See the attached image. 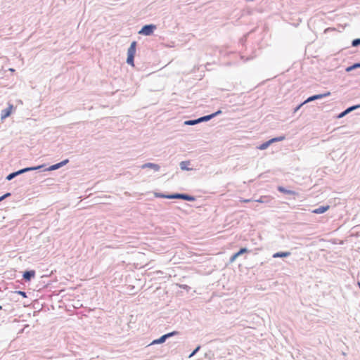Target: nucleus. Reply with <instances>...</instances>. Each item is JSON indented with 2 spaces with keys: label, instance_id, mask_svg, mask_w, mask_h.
<instances>
[{
  "label": "nucleus",
  "instance_id": "nucleus-1",
  "mask_svg": "<svg viewBox=\"0 0 360 360\" xmlns=\"http://www.w3.org/2000/svg\"><path fill=\"white\" fill-rule=\"evenodd\" d=\"M42 167H44L43 165H38V166H34V167H25V168H22L18 171L10 173L8 175L6 176V179L7 181H11L20 174H22L24 173L31 172V171L39 170V169H41Z\"/></svg>",
  "mask_w": 360,
  "mask_h": 360
},
{
  "label": "nucleus",
  "instance_id": "nucleus-2",
  "mask_svg": "<svg viewBox=\"0 0 360 360\" xmlns=\"http://www.w3.org/2000/svg\"><path fill=\"white\" fill-rule=\"evenodd\" d=\"M137 42L134 41L131 43L127 50V63L132 66L134 65V56L136 51Z\"/></svg>",
  "mask_w": 360,
  "mask_h": 360
},
{
  "label": "nucleus",
  "instance_id": "nucleus-3",
  "mask_svg": "<svg viewBox=\"0 0 360 360\" xmlns=\"http://www.w3.org/2000/svg\"><path fill=\"white\" fill-rule=\"evenodd\" d=\"M156 28V25L153 24L145 25L141 27L138 33L144 36H150L153 34Z\"/></svg>",
  "mask_w": 360,
  "mask_h": 360
},
{
  "label": "nucleus",
  "instance_id": "nucleus-4",
  "mask_svg": "<svg viewBox=\"0 0 360 360\" xmlns=\"http://www.w3.org/2000/svg\"><path fill=\"white\" fill-rule=\"evenodd\" d=\"M171 199H181L184 200H187L190 202H193L195 200V197L193 195H188L187 193H171L170 194Z\"/></svg>",
  "mask_w": 360,
  "mask_h": 360
},
{
  "label": "nucleus",
  "instance_id": "nucleus-5",
  "mask_svg": "<svg viewBox=\"0 0 360 360\" xmlns=\"http://www.w3.org/2000/svg\"><path fill=\"white\" fill-rule=\"evenodd\" d=\"M329 95H330V92H329V91H327L324 94L313 95L311 96H309L308 98H307V100H305L303 102V103H309L311 101H314L315 100L321 99V98H325Z\"/></svg>",
  "mask_w": 360,
  "mask_h": 360
},
{
  "label": "nucleus",
  "instance_id": "nucleus-6",
  "mask_svg": "<svg viewBox=\"0 0 360 360\" xmlns=\"http://www.w3.org/2000/svg\"><path fill=\"white\" fill-rule=\"evenodd\" d=\"M250 251L247 248H241L237 252L234 253L229 259V262L233 263L236 258L243 255L244 253L250 252Z\"/></svg>",
  "mask_w": 360,
  "mask_h": 360
},
{
  "label": "nucleus",
  "instance_id": "nucleus-7",
  "mask_svg": "<svg viewBox=\"0 0 360 360\" xmlns=\"http://www.w3.org/2000/svg\"><path fill=\"white\" fill-rule=\"evenodd\" d=\"M360 108V104L354 105L348 107L347 109L339 113V119L344 117L354 110Z\"/></svg>",
  "mask_w": 360,
  "mask_h": 360
},
{
  "label": "nucleus",
  "instance_id": "nucleus-8",
  "mask_svg": "<svg viewBox=\"0 0 360 360\" xmlns=\"http://www.w3.org/2000/svg\"><path fill=\"white\" fill-rule=\"evenodd\" d=\"M35 271L34 270H27L24 271L22 278L25 281H30L35 276Z\"/></svg>",
  "mask_w": 360,
  "mask_h": 360
},
{
  "label": "nucleus",
  "instance_id": "nucleus-9",
  "mask_svg": "<svg viewBox=\"0 0 360 360\" xmlns=\"http://www.w3.org/2000/svg\"><path fill=\"white\" fill-rule=\"evenodd\" d=\"M141 169H146V168H150L154 169L155 171L158 172L160 169V166L155 163L152 162H147L141 166Z\"/></svg>",
  "mask_w": 360,
  "mask_h": 360
},
{
  "label": "nucleus",
  "instance_id": "nucleus-10",
  "mask_svg": "<svg viewBox=\"0 0 360 360\" xmlns=\"http://www.w3.org/2000/svg\"><path fill=\"white\" fill-rule=\"evenodd\" d=\"M277 190L281 192V193H285V194H288V195H297L298 193L297 192H295V191H292V190H288L285 188H284L283 186H278L277 188Z\"/></svg>",
  "mask_w": 360,
  "mask_h": 360
},
{
  "label": "nucleus",
  "instance_id": "nucleus-11",
  "mask_svg": "<svg viewBox=\"0 0 360 360\" xmlns=\"http://www.w3.org/2000/svg\"><path fill=\"white\" fill-rule=\"evenodd\" d=\"M12 108H13V105H10L8 108L1 110V119H4V118L10 116V115L11 114Z\"/></svg>",
  "mask_w": 360,
  "mask_h": 360
},
{
  "label": "nucleus",
  "instance_id": "nucleus-12",
  "mask_svg": "<svg viewBox=\"0 0 360 360\" xmlns=\"http://www.w3.org/2000/svg\"><path fill=\"white\" fill-rule=\"evenodd\" d=\"M291 255L290 252H278L273 255L274 258L287 257Z\"/></svg>",
  "mask_w": 360,
  "mask_h": 360
},
{
  "label": "nucleus",
  "instance_id": "nucleus-13",
  "mask_svg": "<svg viewBox=\"0 0 360 360\" xmlns=\"http://www.w3.org/2000/svg\"><path fill=\"white\" fill-rule=\"evenodd\" d=\"M328 208L329 206H320L319 207L314 210L312 212L315 214H322L324 213Z\"/></svg>",
  "mask_w": 360,
  "mask_h": 360
},
{
  "label": "nucleus",
  "instance_id": "nucleus-14",
  "mask_svg": "<svg viewBox=\"0 0 360 360\" xmlns=\"http://www.w3.org/2000/svg\"><path fill=\"white\" fill-rule=\"evenodd\" d=\"M167 338L165 335H162L158 339L154 340L150 345H158L164 343L166 341Z\"/></svg>",
  "mask_w": 360,
  "mask_h": 360
},
{
  "label": "nucleus",
  "instance_id": "nucleus-15",
  "mask_svg": "<svg viewBox=\"0 0 360 360\" xmlns=\"http://www.w3.org/2000/svg\"><path fill=\"white\" fill-rule=\"evenodd\" d=\"M357 68H360V62L359 63H355L354 64H352V65L347 67L345 68V71L349 72H351L354 70H356Z\"/></svg>",
  "mask_w": 360,
  "mask_h": 360
},
{
  "label": "nucleus",
  "instance_id": "nucleus-16",
  "mask_svg": "<svg viewBox=\"0 0 360 360\" xmlns=\"http://www.w3.org/2000/svg\"><path fill=\"white\" fill-rule=\"evenodd\" d=\"M190 164V162L189 161H181L180 162V168L182 170H185V171H189L191 170V168H188L187 166Z\"/></svg>",
  "mask_w": 360,
  "mask_h": 360
},
{
  "label": "nucleus",
  "instance_id": "nucleus-17",
  "mask_svg": "<svg viewBox=\"0 0 360 360\" xmlns=\"http://www.w3.org/2000/svg\"><path fill=\"white\" fill-rule=\"evenodd\" d=\"M211 119H212V116H211V114H210V115L202 116V117L198 118V120L199 123H201L203 122H207V121L210 120Z\"/></svg>",
  "mask_w": 360,
  "mask_h": 360
},
{
  "label": "nucleus",
  "instance_id": "nucleus-18",
  "mask_svg": "<svg viewBox=\"0 0 360 360\" xmlns=\"http://www.w3.org/2000/svg\"><path fill=\"white\" fill-rule=\"evenodd\" d=\"M155 196L156 198H167V199H171L170 198V194H165V193H158V192H155L154 193Z\"/></svg>",
  "mask_w": 360,
  "mask_h": 360
},
{
  "label": "nucleus",
  "instance_id": "nucleus-19",
  "mask_svg": "<svg viewBox=\"0 0 360 360\" xmlns=\"http://www.w3.org/2000/svg\"><path fill=\"white\" fill-rule=\"evenodd\" d=\"M271 144V141L270 140L262 143L258 148L260 150H265Z\"/></svg>",
  "mask_w": 360,
  "mask_h": 360
},
{
  "label": "nucleus",
  "instance_id": "nucleus-20",
  "mask_svg": "<svg viewBox=\"0 0 360 360\" xmlns=\"http://www.w3.org/2000/svg\"><path fill=\"white\" fill-rule=\"evenodd\" d=\"M197 124H199L198 119L188 120L184 122V124L186 125H195Z\"/></svg>",
  "mask_w": 360,
  "mask_h": 360
},
{
  "label": "nucleus",
  "instance_id": "nucleus-21",
  "mask_svg": "<svg viewBox=\"0 0 360 360\" xmlns=\"http://www.w3.org/2000/svg\"><path fill=\"white\" fill-rule=\"evenodd\" d=\"M269 198L268 196H261L258 200L255 201L260 203H266L269 202Z\"/></svg>",
  "mask_w": 360,
  "mask_h": 360
},
{
  "label": "nucleus",
  "instance_id": "nucleus-22",
  "mask_svg": "<svg viewBox=\"0 0 360 360\" xmlns=\"http://www.w3.org/2000/svg\"><path fill=\"white\" fill-rule=\"evenodd\" d=\"M60 168V166H58V163L54 164L51 165L49 167L44 169V171H53L56 170Z\"/></svg>",
  "mask_w": 360,
  "mask_h": 360
},
{
  "label": "nucleus",
  "instance_id": "nucleus-23",
  "mask_svg": "<svg viewBox=\"0 0 360 360\" xmlns=\"http://www.w3.org/2000/svg\"><path fill=\"white\" fill-rule=\"evenodd\" d=\"M201 348V346L200 345H198L195 349L194 350L189 354L188 356V358H191L193 357L194 355H195L200 349Z\"/></svg>",
  "mask_w": 360,
  "mask_h": 360
},
{
  "label": "nucleus",
  "instance_id": "nucleus-24",
  "mask_svg": "<svg viewBox=\"0 0 360 360\" xmlns=\"http://www.w3.org/2000/svg\"><path fill=\"white\" fill-rule=\"evenodd\" d=\"M284 139H285V136H281L275 137V138H273V139H270V141H271V143H273L274 142L281 141H283Z\"/></svg>",
  "mask_w": 360,
  "mask_h": 360
},
{
  "label": "nucleus",
  "instance_id": "nucleus-25",
  "mask_svg": "<svg viewBox=\"0 0 360 360\" xmlns=\"http://www.w3.org/2000/svg\"><path fill=\"white\" fill-rule=\"evenodd\" d=\"M360 45V38H356L352 40V46L354 47L358 46Z\"/></svg>",
  "mask_w": 360,
  "mask_h": 360
},
{
  "label": "nucleus",
  "instance_id": "nucleus-26",
  "mask_svg": "<svg viewBox=\"0 0 360 360\" xmlns=\"http://www.w3.org/2000/svg\"><path fill=\"white\" fill-rule=\"evenodd\" d=\"M178 334H179L178 331H172V332L165 334V335L166 338L168 339L169 338H171V337L178 335Z\"/></svg>",
  "mask_w": 360,
  "mask_h": 360
},
{
  "label": "nucleus",
  "instance_id": "nucleus-27",
  "mask_svg": "<svg viewBox=\"0 0 360 360\" xmlns=\"http://www.w3.org/2000/svg\"><path fill=\"white\" fill-rule=\"evenodd\" d=\"M15 292L21 295L22 297H25V298L27 297V293L25 291L18 290V291H15Z\"/></svg>",
  "mask_w": 360,
  "mask_h": 360
},
{
  "label": "nucleus",
  "instance_id": "nucleus-28",
  "mask_svg": "<svg viewBox=\"0 0 360 360\" xmlns=\"http://www.w3.org/2000/svg\"><path fill=\"white\" fill-rule=\"evenodd\" d=\"M68 162H69V160L68 159H65V160L58 162V166H60V167H62L63 166H64L67 163H68Z\"/></svg>",
  "mask_w": 360,
  "mask_h": 360
},
{
  "label": "nucleus",
  "instance_id": "nucleus-29",
  "mask_svg": "<svg viewBox=\"0 0 360 360\" xmlns=\"http://www.w3.org/2000/svg\"><path fill=\"white\" fill-rule=\"evenodd\" d=\"M222 112L221 110H218L217 111H216L215 112H213L211 114V116H212V118L215 117L216 116L221 114Z\"/></svg>",
  "mask_w": 360,
  "mask_h": 360
},
{
  "label": "nucleus",
  "instance_id": "nucleus-30",
  "mask_svg": "<svg viewBox=\"0 0 360 360\" xmlns=\"http://www.w3.org/2000/svg\"><path fill=\"white\" fill-rule=\"evenodd\" d=\"M179 287L182 289L186 290L187 291H188L191 289V288L188 285L185 284L180 285Z\"/></svg>",
  "mask_w": 360,
  "mask_h": 360
},
{
  "label": "nucleus",
  "instance_id": "nucleus-31",
  "mask_svg": "<svg viewBox=\"0 0 360 360\" xmlns=\"http://www.w3.org/2000/svg\"><path fill=\"white\" fill-rule=\"evenodd\" d=\"M240 58H241V59H242V60H243L245 62L248 61V60H252V59L253 58V57H252V56H251V57H248V58H245V57H244L243 56H241V57H240Z\"/></svg>",
  "mask_w": 360,
  "mask_h": 360
},
{
  "label": "nucleus",
  "instance_id": "nucleus-32",
  "mask_svg": "<svg viewBox=\"0 0 360 360\" xmlns=\"http://www.w3.org/2000/svg\"><path fill=\"white\" fill-rule=\"evenodd\" d=\"M305 103H302L301 104H300L299 105H297L295 108V112L297 111L303 105H304Z\"/></svg>",
  "mask_w": 360,
  "mask_h": 360
},
{
  "label": "nucleus",
  "instance_id": "nucleus-33",
  "mask_svg": "<svg viewBox=\"0 0 360 360\" xmlns=\"http://www.w3.org/2000/svg\"><path fill=\"white\" fill-rule=\"evenodd\" d=\"M11 193H5L4 195H3V196L4 197V198H6L7 197H9V196H11Z\"/></svg>",
  "mask_w": 360,
  "mask_h": 360
},
{
  "label": "nucleus",
  "instance_id": "nucleus-34",
  "mask_svg": "<svg viewBox=\"0 0 360 360\" xmlns=\"http://www.w3.org/2000/svg\"><path fill=\"white\" fill-rule=\"evenodd\" d=\"M330 30H335V28L328 27V28L325 30V32L326 33V32H328Z\"/></svg>",
  "mask_w": 360,
  "mask_h": 360
},
{
  "label": "nucleus",
  "instance_id": "nucleus-35",
  "mask_svg": "<svg viewBox=\"0 0 360 360\" xmlns=\"http://www.w3.org/2000/svg\"><path fill=\"white\" fill-rule=\"evenodd\" d=\"M251 200L250 199H245V200H243L242 202H250Z\"/></svg>",
  "mask_w": 360,
  "mask_h": 360
},
{
  "label": "nucleus",
  "instance_id": "nucleus-36",
  "mask_svg": "<svg viewBox=\"0 0 360 360\" xmlns=\"http://www.w3.org/2000/svg\"><path fill=\"white\" fill-rule=\"evenodd\" d=\"M4 197L3 195L0 196V202L4 200Z\"/></svg>",
  "mask_w": 360,
  "mask_h": 360
},
{
  "label": "nucleus",
  "instance_id": "nucleus-37",
  "mask_svg": "<svg viewBox=\"0 0 360 360\" xmlns=\"http://www.w3.org/2000/svg\"><path fill=\"white\" fill-rule=\"evenodd\" d=\"M342 243H343V242H342V241L339 240V242H338V244H339V245H340V244H342Z\"/></svg>",
  "mask_w": 360,
  "mask_h": 360
},
{
  "label": "nucleus",
  "instance_id": "nucleus-38",
  "mask_svg": "<svg viewBox=\"0 0 360 360\" xmlns=\"http://www.w3.org/2000/svg\"><path fill=\"white\" fill-rule=\"evenodd\" d=\"M2 309V307L0 305V310Z\"/></svg>",
  "mask_w": 360,
  "mask_h": 360
}]
</instances>
